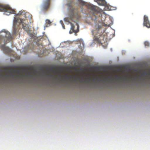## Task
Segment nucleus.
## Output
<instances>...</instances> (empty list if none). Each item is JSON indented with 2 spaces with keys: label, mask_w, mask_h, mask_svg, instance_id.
I'll list each match as a JSON object with an SVG mask.
<instances>
[{
  "label": "nucleus",
  "mask_w": 150,
  "mask_h": 150,
  "mask_svg": "<svg viewBox=\"0 0 150 150\" xmlns=\"http://www.w3.org/2000/svg\"><path fill=\"white\" fill-rule=\"evenodd\" d=\"M78 2L79 3V4L82 5H84L85 4V2L82 0H77Z\"/></svg>",
  "instance_id": "obj_12"
},
{
  "label": "nucleus",
  "mask_w": 150,
  "mask_h": 150,
  "mask_svg": "<svg viewBox=\"0 0 150 150\" xmlns=\"http://www.w3.org/2000/svg\"><path fill=\"white\" fill-rule=\"evenodd\" d=\"M50 0H46L43 5L42 8L44 10H47L49 8L50 6Z\"/></svg>",
  "instance_id": "obj_9"
},
{
  "label": "nucleus",
  "mask_w": 150,
  "mask_h": 150,
  "mask_svg": "<svg viewBox=\"0 0 150 150\" xmlns=\"http://www.w3.org/2000/svg\"><path fill=\"white\" fill-rule=\"evenodd\" d=\"M46 23H48L49 24H50L51 23V22H50V21L49 20H48V19H47L46 20Z\"/></svg>",
  "instance_id": "obj_15"
},
{
  "label": "nucleus",
  "mask_w": 150,
  "mask_h": 150,
  "mask_svg": "<svg viewBox=\"0 0 150 150\" xmlns=\"http://www.w3.org/2000/svg\"><path fill=\"white\" fill-rule=\"evenodd\" d=\"M58 78H61L60 75H59L58 76Z\"/></svg>",
  "instance_id": "obj_19"
},
{
  "label": "nucleus",
  "mask_w": 150,
  "mask_h": 150,
  "mask_svg": "<svg viewBox=\"0 0 150 150\" xmlns=\"http://www.w3.org/2000/svg\"><path fill=\"white\" fill-rule=\"evenodd\" d=\"M105 29L103 26L98 25L96 29L92 31L94 40L99 43H103L107 41V36L103 34Z\"/></svg>",
  "instance_id": "obj_2"
},
{
  "label": "nucleus",
  "mask_w": 150,
  "mask_h": 150,
  "mask_svg": "<svg viewBox=\"0 0 150 150\" xmlns=\"http://www.w3.org/2000/svg\"><path fill=\"white\" fill-rule=\"evenodd\" d=\"M17 16H19V18L15 19L14 24L13 25L14 28L15 30V35L16 33V25L17 23H18L19 24L21 25L25 31H28L29 30V26L28 24L25 21L27 19L26 16V14L25 13V12L20 11L16 15Z\"/></svg>",
  "instance_id": "obj_3"
},
{
  "label": "nucleus",
  "mask_w": 150,
  "mask_h": 150,
  "mask_svg": "<svg viewBox=\"0 0 150 150\" xmlns=\"http://www.w3.org/2000/svg\"><path fill=\"white\" fill-rule=\"evenodd\" d=\"M143 25L148 28H150V23L147 16L144 15V17Z\"/></svg>",
  "instance_id": "obj_7"
},
{
  "label": "nucleus",
  "mask_w": 150,
  "mask_h": 150,
  "mask_svg": "<svg viewBox=\"0 0 150 150\" xmlns=\"http://www.w3.org/2000/svg\"><path fill=\"white\" fill-rule=\"evenodd\" d=\"M0 11L7 12L8 14H6L7 15H9L10 13H16V11L11 9L9 6L1 4H0Z\"/></svg>",
  "instance_id": "obj_6"
},
{
  "label": "nucleus",
  "mask_w": 150,
  "mask_h": 150,
  "mask_svg": "<svg viewBox=\"0 0 150 150\" xmlns=\"http://www.w3.org/2000/svg\"><path fill=\"white\" fill-rule=\"evenodd\" d=\"M144 44L145 46L149 47V46L150 44L149 42L147 41H145L144 42Z\"/></svg>",
  "instance_id": "obj_14"
},
{
  "label": "nucleus",
  "mask_w": 150,
  "mask_h": 150,
  "mask_svg": "<svg viewBox=\"0 0 150 150\" xmlns=\"http://www.w3.org/2000/svg\"><path fill=\"white\" fill-rule=\"evenodd\" d=\"M62 28L64 29H65V26H64V25H62Z\"/></svg>",
  "instance_id": "obj_18"
},
{
  "label": "nucleus",
  "mask_w": 150,
  "mask_h": 150,
  "mask_svg": "<svg viewBox=\"0 0 150 150\" xmlns=\"http://www.w3.org/2000/svg\"><path fill=\"white\" fill-rule=\"evenodd\" d=\"M16 76H22V75H21L19 74H17L16 75Z\"/></svg>",
  "instance_id": "obj_17"
},
{
  "label": "nucleus",
  "mask_w": 150,
  "mask_h": 150,
  "mask_svg": "<svg viewBox=\"0 0 150 150\" xmlns=\"http://www.w3.org/2000/svg\"><path fill=\"white\" fill-rule=\"evenodd\" d=\"M1 49L4 51L7 52L8 53L11 52V50L8 47L6 46L5 45H2L1 46Z\"/></svg>",
  "instance_id": "obj_10"
},
{
  "label": "nucleus",
  "mask_w": 150,
  "mask_h": 150,
  "mask_svg": "<svg viewBox=\"0 0 150 150\" xmlns=\"http://www.w3.org/2000/svg\"><path fill=\"white\" fill-rule=\"evenodd\" d=\"M88 8L91 10V13L92 14L91 19L93 21H95L97 19L98 12L100 11L99 8L95 6L92 4H88L87 5Z\"/></svg>",
  "instance_id": "obj_4"
},
{
  "label": "nucleus",
  "mask_w": 150,
  "mask_h": 150,
  "mask_svg": "<svg viewBox=\"0 0 150 150\" xmlns=\"http://www.w3.org/2000/svg\"><path fill=\"white\" fill-rule=\"evenodd\" d=\"M7 74H8V76L10 77L13 78L14 76L13 74L11 73L10 72H8L7 73Z\"/></svg>",
  "instance_id": "obj_13"
},
{
  "label": "nucleus",
  "mask_w": 150,
  "mask_h": 150,
  "mask_svg": "<svg viewBox=\"0 0 150 150\" xmlns=\"http://www.w3.org/2000/svg\"><path fill=\"white\" fill-rule=\"evenodd\" d=\"M60 23L61 24H62V25H64L63 22L62 21H60Z\"/></svg>",
  "instance_id": "obj_16"
},
{
  "label": "nucleus",
  "mask_w": 150,
  "mask_h": 150,
  "mask_svg": "<svg viewBox=\"0 0 150 150\" xmlns=\"http://www.w3.org/2000/svg\"><path fill=\"white\" fill-rule=\"evenodd\" d=\"M94 1L97 2L100 6H105L106 4V2L105 0H94Z\"/></svg>",
  "instance_id": "obj_11"
},
{
  "label": "nucleus",
  "mask_w": 150,
  "mask_h": 150,
  "mask_svg": "<svg viewBox=\"0 0 150 150\" xmlns=\"http://www.w3.org/2000/svg\"><path fill=\"white\" fill-rule=\"evenodd\" d=\"M1 33H2L0 34V44L3 40L5 42L8 40H11L12 38L10 33L5 29L3 30Z\"/></svg>",
  "instance_id": "obj_5"
},
{
  "label": "nucleus",
  "mask_w": 150,
  "mask_h": 150,
  "mask_svg": "<svg viewBox=\"0 0 150 150\" xmlns=\"http://www.w3.org/2000/svg\"><path fill=\"white\" fill-rule=\"evenodd\" d=\"M77 77L76 76L71 75L69 76H68L67 75L66 77L64 78L65 80L69 79L71 81H74L77 80H79V78L78 77L77 80Z\"/></svg>",
  "instance_id": "obj_8"
},
{
  "label": "nucleus",
  "mask_w": 150,
  "mask_h": 150,
  "mask_svg": "<svg viewBox=\"0 0 150 150\" xmlns=\"http://www.w3.org/2000/svg\"><path fill=\"white\" fill-rule=\"evenodd\" d=\"M67 5L70 7L69 10V13L68 17L65 18L64 19L65 21L67 22H69L71 25V30H72L73 32L76 33H77L79 31V25L77 23H76L75 25L77 26V29L76 30H74V25L71 22L69 21L70 20H72L73 18H75L76 19H79L80 17L78 11L73 8L71 5V3H68Z\"/></svg>",
  "instance_id": "obj_1"
}]
</instances>
